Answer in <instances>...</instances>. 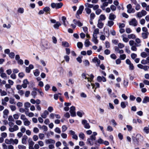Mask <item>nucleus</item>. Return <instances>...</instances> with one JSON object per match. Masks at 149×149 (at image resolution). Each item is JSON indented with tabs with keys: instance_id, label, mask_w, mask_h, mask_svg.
<instances>
[{
	"instance_id": "obj_9",
	"label": "nucleus",
	"mask_w": 149,
	"mask_h": 149,
	"mask_svg": "<svg viewBox=\"0 0 149 149\" xmlns=\"http://www.w3.org/2000/svg\"><path fill=\"white\" fill-rule=\"evenodd\" d=\"M82 124L84 126L85 128L88 129L90 128V126L87 121L86 120H84L82 121Z\"/></svg>"
},
{
	"instance_id": "obj_62",
	"label": "nucleus",
	"mask_w": 149,
	"mask_h": 149,
	"mask_svg": "<svg viewBox=\"0 0 149 149\" xmlns=\"http://www.w3.org/2000/svg\"><path fill=\"white\" fill-rule=\"evenodd\" d=\"M20 131L22 133H24L26 131L25 127L23 126H22L20 127Z\"/></svg>"
},
{
	"instance_id": "obj_56",
	"label": "nucleus",
	"mask_w": 149,
	"mask_h": 149,
	"mask_svg": "<svg viewBox=\"0 0 149 149\" xmlns=\"http://www.w3.org/2000/svg\"><path fill=\"white\" fill-rule=\"evenodd\" d=\"M143 131L147 134H148L149 133V129L148 127H144L143 128Z\"/></svg>"
},
{
	"instance_id": "obj_49",
	"label": "nucleus",
	"mask_w": 149,
	"mask_h": 149,
	"mask_svg": "<svg viewBox=\"0 0 149 149\" xmlns=\"http://www.w3.org/2000/svg\"><path fill=\"white\" fill-rule=\"evenodd\" d=\"M9 107L12 111H15L16 109V108L15 106L12 105L9 106Z\"/></svg>"
},
{
	"instance_id": "obj_51",
	"label": "nucleus",
	"mask_w": 149,
	"mask_h": 149,
	"mask_svg": "<svg viewBox=\"0 0 149 149\" xmlns=\"http://www.w3.org/2000/svg\"><path fill=\"white\" fill-rule=\"evenodd\" d=\"M83 63L85 66H88L90 65V63L87 60H85L83 61Z\"/></svg>"
},
{
	"instance_id": "obj_15",
	"label": "nucleus",
	"mask_w": 149,
	"mask_h": 149,
	"mask_svg": "<svg viewBox=\"0 0 149 149\" xmlns=\"http://www.w3.org/2000/svg\"><path fill=\"white\" fill-rule=\"evenodd\" d=\"M29 84V82L27 79H24L23 81V83L22 84V87L24 88H26Z\"/></svg>"
},
{
	"instance_id": "obj_12",
	"label": "nucleus",
	"mask_w": 149,
	"mask_h": 149,
	"mask_svg": "<svg viewBox=\"0 0 149 149\" xmlns=\"http://www.w3.org/2000/svg\"><path fill=\"white\" fill-rule=\"evenodd\" d=\"M97 80L99 82H101L102 81L105 82L107 81L105 77L100 76H98L97 77Z\"/></svg>"
},
{
	"instance_id": "obj_58",
	"label": "nucleus",
	"mask_w": 149,
	"mask_h": 149,
	"mask_svg": "<svg viewBox=\"0 0 149 149\" xmlns=\"http://www.w3.org/2000/svg\"><path fill=\"white\" fill-rule=\"evenodd\" d=\"M134 4L136 5V6L135 7V9L137 11H138L141 8L140 5L137 2L136 3Z\"/></svg>"
},
{
	"instance_id": "obj_31",
	"label": "nucleus",
	"mask_w": 149,
	"mask_h": 149,
	"mask_svg": "<svg viewBox=\"0 0 149 149\" xmlns=\"http://www.w3.org/2000/svg\"><path fill=\"white\" fill-rule=\"evenodd\" d=\"M89 77H88L87 78V80L88 82L91 83V82L93 80V78L94 77V76L92 74H91L89 75Z\"/></svg>"
},
{
	"instance_id": "obj_23",
	"label": "nucleus",
	"mask_w": 149,
	"mask_h": 149,
	"mask_svg": "<svg viewBox=\"0 0 149 149\" xmlns=\"http://www.w3.org/2000/svg\"><path fill=\"white\" fill-rule=\"evenodd\" d=\"M97 36H93L92 39V41L95 44H97L98 43V40L97 39Z\"/></svg>"
},
{
	"instance_id": "obj_47",
	"label": "nucleus",
	"mask_w": 149,
	"mask_h": 149,
	"mask_svg": "<svg viewBox=\"0 0 149 149\" xmlns=\"http://www.w3.org/2000/svg\"><path fill=\"white\" fill-rule=\"evenodd\" d=\"M136 42L138 44L136 45L137 47L140 46L141 45V44H140L141 42V41L139 38H137L135 39Z\"/></svg>"
},
{
	"instance_id": "obj_13",
	"label": "nucleus",
	"mask_w": 149,
	"mask_h": 149,
	"mask_svg": "<svg viewBox=\"0 0 149 149\" xmlns=\"http://www.w3.org/2000/svg\"><path fill=\"white\" fill-rule=\"evenodd\" d=\"M121 37L122 38L123 41L125 42H127L129 40V38L128 37H127V35L126 34H123L121 36Z\"/></svg>"
},
{
	"instance_id": "obj_29",
	"label": "nucleus",
	"mask_w": 149,
	"mask_h": 149,
	"mask_svg": "<svg viewBox=\"0 0 149 149\" xmlns=\"http://www.w3.org/2000/svg\"><path fill=\"white\" fill-rule=\"evenodd\" d=\"M108 5V3L107 2H103L100 6L101 8L103 10H104L105 7L107 6Z\"/></svg>"
},
{
	"instance_id": "obj_7",
	"label": "nucleus",
	"mask_w": 149,
	"mask_h": 149,
	"mask_svg": "<svg viewBox=\"0 0 149 149\" xmlns=\"http://www.w3.org/2000/svg\"><path fill=\"white\" fill-rule=\"evenodd\" d=\"M129 24L130 25L136 26L137 25L138 22L135 18H133L129 21Z\"/></svg>"
},
{
	"instance_id": "obj_41",
	"label": "nucleus",
	"mask_w": 149,
	"mask_h": 149,
	"mask_svg": "<svg viewBox=\"0 0 149 149\" xmlns=\"http://www.w3.org/2000/svg\"><path fill=\"white\" fill-rule=\"evenodd\" d=\"M127 104L128 103L127 102L125 103V102H121L120 106L123 109H124L126 107V105H127Z\"/></svg>"
},
{
	"instance_id": "obj_5",
	"label": "nucleus",
	"mask_w": 149,
	"mask_h": 149,
	"mask_svg": "<svg viewBox=\"0 0 149 149\" xmlns=\"http://www.w3.org/2000/svg\"><path fill=\"white\" fill-rule=\"evenodd\" d=\"M84 6H79V9L77 12L76 16L77 18H79V15L81 14L84 10Z\"/></svg>"
},
{
	"instance_id": "obj_11",
	"label": "nucleus",
	"mask_w": 149,
	"mask_h": 149,
	"mask_svg": "<svg viewBox=\"0 0 149 149\" xmlns=\"http://www.w3.org/2000/svg\"><path fill=\"white\" fill-rule=\"evenodd\" d=\"M45 142L46 144L50 145L52 144H54L55 141L53 139H46L45 141Z\"/></svg>"
},
{
	"instance_id": "obj_39",
	"label": "nucleus",
	"mask_w": 149,
	"mask_h": 149,
	"mask_svg": "<svg viewBox=\"0 0 149 149\" xmlns=\"http://www.w3.org/2000/svg\"><path fill=\"white\" fill-rule=\"evenodd\" d=\"M19 142V140L17 139H12V143L13 144L17 145Z\"/></svg>"
},
{
	"instance_id": "obj_44",
	"label": "nucleus",
	"mask_w": 149,
	"mask_h": 149,
	"mask_svg": "<svg viewBox=\"0 0 149 149\" xmlns=\"http://www.w3.org/2000/svg\"><path fill=\"white\" fill-rule=\"evenodd\" d=\"M103 143L104 140L101 138H100L96 141V143H97L99 144H102Z\"/></svg>"
},
{
	"instance_id": "obj_42",
	"label": "nucleus",
	"mask_w": 149,
	"mask_h": 149,
	"mask_svg": "<svg viewBox=\"0 0 149 149\" xmlns=\"http://www.w3.org/2000/svg\"><path fill=\"white\" fill-rule=\"evenodd\" d=\"M5 142L7 144H9L12 143V138L9 139H6L5 140Z\"/></svg>"
},
{
	"instance_id": "obj_34",
	"label": "nucleus",
	"mask_w": 149,
	"mask_h": 149,
	"mask_svg": "<svg viewBox=\"0 0 149 149\" xmlns=\"http://www.w3.org/2000/svg\"><path fill=\"white\" fill-rule=\"evenodd\" d=\"M25 114L29 117H33L34 116V114L32 112H25Z\"/></svg>"
},
{
	"instance_id": "obj_38",
	"label": "nucleus",
	"mask_w": 149,
	"mask_h": 149,
	"mask_svg": "<svg viewBox=\"0 0 149 149\" xmlns=\"http://www.w3.org/2000/svg\"><path fill=\"white\" fill-rule=\"evenodd\" d=\"M79 138L81 140H84L85 137V134L82 132H80L79 135Z\"/></svg>"
},
{
	"instance_id": "obj_22",
	"label": "nucleus",
	"mask_w": 149,
	"mask_h": 149,
	"mask_svg": "<svg viewBox=\"0 0 149 149\" xmlns=\"http://www.w3.org/2000/svg\"><path fill=\"white\" fill-rule=\"evenodd\" d=\"M149 32H143L142 33V37L143 39H146L149 35Z\"/></svg>"
},
{
	"instance_id": "obj_14",
	"label": "nucleus",
	"mask_w": 149,
	"mask_h": 149,
	"mask_svg": "<svg viewBox=\"0 0 149 149\" xmlns=\"http://www.w3.org/2000/svg\"><path fill=\"white\" fill-rule=\"evenodd\" d=\"M28 136L26 135H24L22 139V144H26L27 143V140L28 139Z\"/></svg>"
},
{
	"instance_id": "obj_30",
	"label": "nucleus",
	"mask_w": 149,
	"mask_h": 149,
	"mask_svg": "<svg viewBox=\"0 0 149 149\" xmlns=\"http://www.w3.org/2000/svg\"><path fill=\"white\" fill-rule=\"evenodd\" d=\"M106 17L104 15L101 14L98 20H99L101 21H104L106 19Z\"/></svg>"
},
{
	"instance_id": "obj_3",
	"label": "nucleus",
	"mask_w": 149,
	"mask_h": 149,
	"mask_svg": "<svg viewBox=\"0 0 149 149\" xmlns=\"http://www.w3.org/2000/svg\"><path fill=\"white\" fill-rule=\"evenodd\" d=\"M51 6L53 8L58 9L61 8L63 6V4L61 2L57 3H52L51 4Z\"/></svg>"
},
{
	"instance_id": "obj_8",
	"label": "nucleus",
	"mask_w": 149,
	"mask_h": 149,
	"mask_svg": "<svg viewBox=\"0 0 149 149\" xmlns=\"http://www.w3.org/2000/svg\"><path fill=\"white\" fill-rule=\"evenodd\" d=\"M75 110V108L74 106H72L70 108V113L71 116L72 117H74L76 116Z\"/></svg>"
},
{
	"instance_id": "obj_20",
	"label": "nucleus",
	"mask_w": 149,
	"mask_h": 149,
	"mask_svg": "<svg viewBox=\"0 0 149 149\" xmlns=\"http://www.w3.org/2000/svg\"><path fill=\"white\" fill-rule=\"evenodd\" d=\"M99 29L98 28H97L95 29L93 31V36H97V34H99Z\"/></svg>"
},
{
	"instance_id": "obj_46",
	"label": "nucleus",
	"mask_w": 149,
	"mask_h": 149,
	"mask_svg": "<svg viewBox=\"0 0 149 149\" xmlns=\"http://www.w3.org/2000/svg\"><path fill=\"white\" fill-rule=\"evenodd\" d=\"M33 74L35 76H38L40 74V72L38 70L36 69L33 71Z\"/></svg>"
},
{
	"instance_id": "obj_10",
	"label": "nucleus",
	"mask_w": 149,
	"mask_h": 149,
	"mask_svg": "<svg viewBox=\"0 0 149 149\" xmlns=\"http://www.w3.org/2000/svg\"><path fill=\"white\" fill-rule=\"evenodd\" d=\"M92 62L94 63H96V65L97 67L100 65V60L97 57H95L93 58L92 59Z\"/></svg>"
},
{
	"instance_id": "obj_36",
	"label": "nucleus",
	"mask_w": 149,
	"mask_h": 149,
	"mask_svg": "<svg viewBox=\"0 0 149 149\" xmlns=\"http://www.w3.org/2000/svg\"><path fill=\"white\" fill-rule=\"evenodd\" d=\"M127 37L130 39H134L136 38L135 35L134 34H131L128 35Z\"/></svg>"
},
{
	"instance_id": "obj_53",
	"label": "nucleus",
	"mask_w": 149,
	"mask_h": 149,
	"mask_svg": "<svg viewBox=\"0 0 149 149\" xmlns=\"http://www.w3.org/2000/svg\"><path fill=\"white\" fill-rule=\"evenodd\" d=\"M85 10L86 11V13L88 15L90 14L91 12V10L88 8H86Z\"/></svg>"
},
{
	"instance_id": "obj_48",
	"label": "nucleus",
	"mask_w": 149,
	"mask_h": 149,
	"mask_svg": "<svg viewBox=\"0 0 149 149\" xmlns=\"http://www.w3.org/2000/svg\"><path fill=\"white\" fill-rule=\"evenodd\" d=\"M62 45L63 46L65 47H68L70 46L69 44L66 41L63 42H62Z\"/></svg>"
},
{
	"instance_id": "obj_28",
	"label": "nucleus",
	"mask_w": 149,
	"mask_h": 149,
	"mask_svg": "<svg viewBox=\"0 0 149 149\" xmlns=\"http://www.w3.org/2000/svg\"><path fill=\"white\" fill-rule=\"evenodd\" d=\"M114 24V22L112 20H109L108 21L107 25L109 27H111Z\"/></svg>"
},
{
	"instance_id": "obj_64",
	"label": "nucleus",
	"mask_w": 149,
	"mask_h": 149,
	"mask_svg": "<svg viewBox=\"0 0 149 149\" xmlns=\"http://www.w3.org/2000/svg\"><path fill=\"white\" fill-rule=\"evenodd\" d=\"M0 76L4 79H6L7 77V75L4 72L0 75Z\"/></svg>"
},
{
	"instance_id": "obj_19",
	"label": "nucleus",
	"mask_w": 149,
	"mask_h": 149,
	"mask_svg": "<svg viewBox=\"0 0 149 149\" xmlns=\"http://www.w3.org/2000/svg\"><path fill=\"white\" fill-rule=\"evenodd\" d=\"M116 16L113 13H111L109 14V19L110 20L113 21L116 18Z\"/></svg>"
},
{
	"instance_id": "obj_18",
	"label": "nucleus",
	"mask_w": 149,
	"mask_h": 149,
	"mask_svg": "<svg viewBox=\"0 0 149 149\" xmlns=\"http://www.w3.org/2000/svg\"><path fill=\"white\" fill-rule=\"evenodd\" d=\"M115 52L118 53L122 54L124 53V51L122 49H120L117 47L116 46L114 47Z\"/></svg>"
},
{
	"instance_id": "obj_21",
	"label": "nucleus",
	"mask_w": 149,
	"mask_h": 149,
	"mask_svg": "<svg viewBox=\"0 0 149 149\" xmlns=\"http://www.w3.org/2000/svg\"><path fill=\"white\" fill-rule=\"evenodd\" d=\"M23 122L24 125L26 126H29L31 123L30 121L28 120V118L24 121Z\"/></svg>"
},
{
	"instance_id": "obj_63",
	"label": "nucleus",
	"mask_w": 149,
	"mask_h": 149,
	"mask_svg": "<svg viewBox=\"0 0 149 149\" xmlns=\"http://www.w3.org/2000/svg\"><path fill=\"white\" fill-rule=\"evenodd\" d=\"M17 147L19 149H25L26 148V146L22 145H18Z\"/></svg>"
},
{
	"instance_id": "obj_40",
	"label": "nucleus",
	"mask_w": 149,
	"mask_h": 149,
	"mask_svg": "<svg viewBox=\"0 0 149 149\" xmlns=\"http://www.w3.org/2000/svg\"><path fill=\"white\" fill-rule=\"evenodd\" d=\"M38 137L40 140H43L45 137V135L43 133H40L38 134Z\"/></svg>"
},
{
	"instance_id": "obj_37",
	"label": "nucleus",
	"mask_w": 149,
	"mask_h": 149,
	"mask_svg": "<svg viewBox=\"0 0 149 149\" xmlns=\"http://www.w3.org/2000/svg\"><path fill=\"white\" fill-rule=\"evenodd\" d=\"M62 20L63 21V24L65 26H66L67 25V22H66V17L64 16H63L62 17Z\"/></svg>"
},
{
	"instance_id": "obj_61",
	"label": "nucleus",
	"mask_w": 149,
	"mask_h": 149,
	"mask_svg": "<svg viewBox=\"0 0 149 149\" xmlns=\"http://www.w3.org/2000/svg\"><path fill=\"white\" fill-rule=\"evenodd\" d=\"M121 60H124L126 58V55L125 54H123L120 55L119 57Z\"/></svg>"
},
{
	"instance_id": "obj_60",
	"label": "nucleus",
	"mask_w": 149,
	"mask_h": 149,
	"mask_svg": "<svg viewBox=\"0 0 149 149\" xmlns=\"http://www.w3.org/2000/svg\"><path fill=\"white\" fill-rule=\"evenodd\" d=\"M27 118L26 117V116L24 114H22L20 116V119L23 121L25 120H26Z\"/></svg>"
},
{
	"instance_id": "obj_45",
	"label": "nucleus",
	"mask_w": 149,
	"mask_h": 149,
	"mask_svg": "<svg viewBox=\"0 0 149 149\" xmlns=\"http://www.w3.org/2000/svg\"><path fill=\"white\" fill-rule=\"evenodd\" d=\"M39 128L42 129L45 132L47 131L48 130L47 127L45 125H43L42 126H40V127H39Z\"/></svg>"
},
{
	"instance_id": "obj_43",
	"label": "nucleus",
	"mask_w": 149,
	"mask_h": 149,
	"mask_svg": "<svg viewBox=\"0 0 149 149\" xmlns=\"http://www.w3.org/2000/svg\"><path fill=\"white\" fill-rule=\"evenodd\" d=\"M31 105V104L29 102H27L25 103L24 104L25 109H26L27 108L30 107Z\"/></svg>"
},
{
	"instance_id": "obj_52",
	"label": "nucleus",
	"mask_w": 149,
	"mask_h": 149,
	"mask_svg": "<svg viewBox=\"0 0 149 149\" xmlns=\"http://www.w3.org/2000/svg\"><path fill=\"white\" fill-rule=\"evenodd\" d=\"M77 115L78 116L80 117H81L84 114V113L83 111H77Z\"/></svg>"
},
{
	"instance_id": "obj_27",
	"label": "nucleus",
	"mask_w": 149,
	"mask_h": 149,
	"mask_svg": "<svg viewBox=\"0 0 149 149\" xmlns=\"http://www.w3.org/2000/svg\"><path fill=\"white\" fill-rule=\"evenodd\" d=\"M91 84L93 87V88H95L96 89L97 88L100 87V84L97 82L95 83V84Z\"/></svg>"
},
{
	"instance_id": "obj_33",
	"label": "nucleus",
	"mask_w": 149,
	"mask_h": 149,
	"mask_svg": "<svg viewBox=\"0 0 149 149\" xmlns=\"http://www.w3.org/2000/svg\"><path fill=\"white\" fill-rule=\"evenodd\" d=\"M149 102V97L148 96H145L143 100V103L146 104Z\"/></svg>"
},
{
	"instance_id": "obj_17",
	"label": "nucleus",
	"mask_w": 149,
	"mask_h": 149,
	"mask_svg": "<svg viewBox=\"0 0 149 149\" xmlns=\"http://www.w3.org/2000/svg\"><path fill=\"white\" fill-rule=\"evenodd\" d=\"M49 114V113L48 111L47 110H45L41 114V116L42 118H45L47 117Z\"/></svg>"
},
{
	"instance_id": "obj_24",
	"label": "nucleus",
	"mask_w": 149,
	"mask_h": 149,
	"mask_svg": "<svg viewBox=\"0 0 149 149\" xmlns=\"http://www.w3.org/2000/svg\"><path fill=\"white\" fill-rule=\"evenodd\" d=\"M73 22L74 24L77 25L79 27H81L83 25V24L79 21H77L75 19H74Z\"/></svg>"
},
{
	"instance_id": "obj_25",
	"label": "nucleus",
	"mask_w": 149,
	"mask_h": 149,
	"mask_svg": "<svg viewBox=\"0 0 149 149\" xmlns=\"http://www.w3.org/2000/svg\"><path fill=\"white\" fill-rule=\"evenodd\" d=\"M91 43L90 42L89 40L87 39L84 42V45L86 47H88L90 45H91Z\"/></svg>"
},
{
	"instance_id": "obj_16",
	"label": "nucleus",
	"mask_w": 149,
	"mask_h": 149,
	"mask_svg": "<svg viewBox=\"0 0 149 149\" xmlns=\"http://www.w3.org/2000/svg\"><path fill=\"white\" fill-rule=\"evenodd\" d=\"M104 25V24L102 22V21H100L99 20H98L97 26L98 28L100 29H102Z\"/></svg>"
},
{
	"instance_id": "obj_50",
	"label": "nucleus",
	"mask_w": 149,
	"mask_h": 149,
	"mask_svg": "<svg viewBox=\"0 0 149 149\" xmlns=\"http://www.w3.org/2000/svg\"><path fill=\"white\" fill-rule=\"evenodd\" d=\"M93 5L90 4L88 3H86L85 6L86 8H93Z\"/></svg>"
},
{
	"instance_id": "obj_32",
	"label": "nucleus",
	"mask_w": 149,
	"mask_h": 149,
	"mask_svg": "<svg viewBox=\"0 0 149 149\" xmlns=\"http://www.w3.org/2000/svg\"><path fill=\"white\" fill-rule=\"evenodd\" d=\"M61 25V24L58 22H56L54 25V27L56 29H58L59 26Z\"/></svg>"
},
{
	"instance_id": "obj_26",
	"label": "nucleus",
	"mask_w": 149,
	"mask_h": 149,
	"mask_svg": "<svg viewBox=\"0 0 149 149\" xmlns=\"http://www.w3.org/2000/svg\"><path fill=\"white\" fill-rule=\"evenodd\" d=\"M42 45L43 47L46 49L49 48V43L47 41L44 42L43 43Z\"/></svg>"
},
{
	"instance_id": "obj_55",
	"label": "nucleus",
	"mask_w": 149,
	"mask_h": 149,
	"mask_svg": "<svg viewBox=\"0 0 149 149\" xmlns=\"http://www.w3.org/2000/svg\"><path fill=\"white\" fill-rule=\"evenodd\" d=\"M136 47L137 46H136V44L135 43V45L131 46V49L132 51H136L137 50V49Z\"/></svg>"
},
{
	"instance_id": "obj_57",
	"label": "nucleus",
	"mask_w": 149,
	"mask_h": 149,
	"mask_svg": "<svg viewBox=\"0 0 149 149\" xmlns=\"http://www.w3.org/2000/svg\"><path fill=\"white\" fill-rule=\"evenodd\" d=\"M141 63L143 64L146 65L149 63V62L147 61L146 59V60L143 59L141 61Z\"/></svg>"
},
{
	"instance_id": "obj_2",
	"label": "nucleus",
	"mask_w": 149,
	"mask_h": 149,
	"mask_svg": "<svg viewBox=\"0 0 149 149\" xmlns=\"http://www.w3.org/2000/svg\"><path fill=\"white\" fill-rule=\"evenodd\" d=\"M133 141L136 143H138L139 141H143V138L140 134H138L136 137H133L132 138Z\"/></svg>"
},
{
	"instance_id": "obj_4",
	"label": "nucleus",
	"mask_w": 149,
	"mask_h": 149,
	"mask_svg": "<svg viewBox=\"0 0 149 149\" xmlns=\"http://www.w3.org/2000/svg\"><path fill=\"white\" fill-rule=\"evenodd\" d=\"M147 14L146 11L144 10H142L141 11L137 12L136 16L137 17L140 18L143 16L146 15Z\"/></svg>"
},
{
	"instance_id": "obj_6",
	"label": "nucleus",
	"mask_w": 149,
	"mask_h": 149,
	"mask_svg": "<svg viewBox=\"0 0 149 149\" xmlns=\"http://www.w3.org/2000/svg\"><path fill=\"white\" fill-rule=\"evenodd\" d=\"M127 12L129 13H134L135 12V11L134 9L132 8V5L130 4H128L127 6Z\"/></svg>"
},
{
	"instance_id": "obj_35",
	"label": "nucleus",
	"mask_w": 149,
	"mask_h": 149,
	"mask_svg": "<svg viewBox=\"0 0 149 149\" xmlns=\"http://www.w3.org/2000/svg\"><path fill=\"white\" fill-rule=\"evenodd\" d=\"M0 93L1 96H3L6 95H7V93L5 91H2L0 88Z\"/></svg>"
},
{
	"instance_id": "obj_54",
	"label": "nucleus",
	"mask_w": 149,
	"mask_h": 149,
	"mask_svg": "<svg viewBox=\"0 0 149 149\" xmlns=\"http://www.w3.org/2000/svg\"><path fill=\"white\" fill-rule=\"evenodd\" d=\"M9 111L7 109H4L3 112L4 116H7L9 113Z\"/></svg>"
},
{
	"instance_id": "obj_1",
	"label": "nucleus",
	"mask_w": 149,
	"mask_h": 149,
	"mask_svg": "<svg viewBox=\"0 0 149 149\" xmlns=\"http://www.w3.org/2000/svg\"><path fill=\"white\" fill-rule=\"evenodd\" d=\"M97 134L96 132H93L90 137L87 139V144L91 146H93L94 144V141L96 140V136Z\"/></svg>"
},
{
	"instance_id": "obj_59",
	"label": "nucleus",
	"mask_w": 149,
	"mask_h": 149,
	"mask_svg": "<svg viewBox=\"0 0 149 149\" xmlns=\"http://www.w3.org/2000/svg\"><path fill=\"white\" fill-rule=\"evenodd\" d=\"M125 47L124 45L121 43H119L118 44V47L120 49H122Z\"/></svg>"
}]
</instances>
